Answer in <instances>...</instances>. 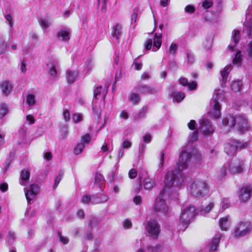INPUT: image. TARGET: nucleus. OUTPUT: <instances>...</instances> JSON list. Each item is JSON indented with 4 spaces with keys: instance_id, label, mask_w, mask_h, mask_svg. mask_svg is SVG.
Here are the masks:
<instances>
[{
    "instance_id": "obj_1",
    "label": "nucleus",
    "mask_w": 252,
    "mask_h": 252,
    "mask_svg": "<svg viewBox=\"0 0 252 252\" xmlns=\"http://www.w3.org/2000/svg\"><path fill=\"white\" fill-rule=\"evenodd\" d=\"M198 156L196 150L193 148L187 146L182 150L177 163L176 168L178 172L169 171L165 176L164 187L160 191L154 206V211L156 213L165 215L168 212V207L166 200L170 196V188L173 186L180 187L182 185L184 178L180 171L186 169L188 167L190 160Z\"/></svg>"
},
{
    "instance_id": "obj_2",
    "label": "nucleus",
    "mask_w": 252,
    "mask_h": 252,
    "mask_svg": "<svg viewBox=\"0 0 252 252\" xmlns=\"http://www.w3.org/2000/svg\"><path fill=\"white\" fill-rule=\"evenodd\" d=\"M222 125L225 131L233 129L240 133H244L250 129L247 117L240 114L226 115L222 120Z\"/></svg>"
},
{
    "instance_id": "obj_3",
    "label": "nucleus",
    "mask_w": 252,
    "mask_h": 252,
    "mask_svg": "<svg viewBox=\"0 0 252 252\" xmlns=\"http://www.w3.org/2000/svg\"><path fill=\"white\" fill-rule=\"evenodd\" d=\"M222 125L225 131L233 129L240 133H244L250 129L247 117L240 114L226 115L222 120Z\"/></svg>"
},
{
    "instance_id": "obj_4",
    "label": "nucleus",
    "mask_w": 252,
    "mask_h": 252,
    "mask_svg": "<svg viewBox=\"0 0 252 252\" xmlns=\"http://www.w3.org/2000/svg\"><path fill=\"white\" fill-rule=\"evenodd\" d=\"M225 98L224 93L223 90L218 89L215 91L213 97L210 102L209 113L215 118L220 117L221 114V105L220 102Z\"/></svg>"
},
{
    "instance_id": "obj_5",
    "label": "nucleus",
    "mask_w": 252,
    "mask_h": 252,
    "mask_svg": "<svg viewBox=\"0 0 252 252\" xmlns=\"http://www.w3.org/2000/svg\"><path fill=\"white\" fill-rule=\"evenodd\" d=\"M209 189L208 185L206 182L197 180L191 185L190 193L194 196L202 197L208 194Z\"/></svg>"
},
{
    "instance_id": "obj_6",
    "label": "nucleus",
    "mask_w": 252,
    "mask_h": 252,
    "mask_svg": "<svg viewBox=\"0 0 252 252\" xmlns=\"http://www.w3.org/2000/svg\"><path fill=\"white\" fill-rule=\"evenodd\" d=\"M196 215V210L193 206L186 207L182 210L180 216V222L186 228Z\"/></svg>"
},
{
    "instance_id": "obj_7",
    "label": "nucleus",
    "mask_w": 252,
    "mask_h": 252,
    "mask_svg": "<svg viewBox=\"0 0 252 252\" xmlns=\"http://www.w3.org/2000/svg\"><path fill=\"white\" fill-rule=\"evenodd\" d=\"M162 42V34L161 33H155L153 41L152 39L147 40L144 46L146 50H149L152 49V51L156 52L158 51L160 47Z\"/></svg>"
},
{
    "instance_id": "obj_8",
    "label": "nucleus",
    "mask_w": 252,
    "mask_h": 252,
    "mask_svg": "<svg viewBox=\"0 0 252 252\" xmlns=\"http://www.w3.org/2000/svg\"><path fill=\"white\" fill-rule=\"evenodd\" d=\"M252 230L251 223L249 221H241L234 229V235L235 237H240L249 234Z\"/></svg>"
},
{
    "instance_id": "obj_9",
    "label": "nucleus",
    "mask_w": 252,
    "mask_h": 252,
    "mask_svg": "<svg viewBox=\"0 0 252 252\" xmlns=\"http://www.w3.org/2000/svg\"><path fill=\"white\" fill-rule=\"evenodd\" d=\"M146 231L150 237L153 239H156L160 231V226L156 220H150L147 222Z\"/></svg>"
},
{
    "instance_id": "obj_10",
    "label": "nucleus",
    "mask_w": 252,
    "mask_h": 252,
    "mask_svg": "<svg viewBox=\"0 0 252 252\" xmlns=\"http://www.w3.org/2000/svg\"><path fill=\"white\" fill-rule=\"evenodd\" d=\"M245 165V160L243 159H235L231 162L228 165L229 172L231 174L242 173Z\"/></svg>"
},
{
    "instance_id": "obj_11",
    "label": "nucleus",
    "mask_w": 252,
    "mask_h": 252,
    "mask_svg": "<svg viewBox=\"0 0 252 252\" xmlns=\"http://www.w3.org/2000/svg\"><path fill=\"white\" fill-rule=\"evenodd\" d=\"M199 129L205 136H209L214 132V129L209 120L206 118H203L200 121Z\"/></svg>"
},
{
    "instance_id": "obj_12",
    "label": "nucleus",
    "mask_w": 252,
    "mask_h": 252,
    "mask_svg": "<svg viewBox=\"0 0 252 252\" xmlns=\"http://www.w3.org/2000/svg\"><path fill=\"white\" fill-rule=\"evenodd\" d=\"M252 192V188L250 186L243 187L238 195L239 199L241 202L245 203L251 197Z\"/></svg>"
},
{
    "instance_id": "obj_13",
    "label": "nucleus",
    "mask_w": 252,
    "mask_h": 252,
    "mask_svg": "<svg viewBox=\"0 0 252 252\" xmlns=\"http://www.w3.org/2000/svg\"><path fill=\"white\" fill-rule=\"evenodd\" d=\"M240 39V32L239 30H234L233 31L231 36V40L228 46L229 50L233 51L238 44Z\"/></svg>"
},
{
    "instance_id": "obj_14",
    "label": "nucleus",
    "mask_w": 252,
    "mask_h": 252,
    "mask_svg": "<svg viewBox=\"0 0 252 252\" xmlns=\"http://www.w3.org/2000/svg\"><path fill=\"white\" fill-rule=\"evenodd\" d=\"M39 192V188L37 185L35 184L31 185L30 189L25 191V196L28 203H31L30 201L33 197Z\"/></svg>"
},
{
    "instance_id": "obj_15",
    "label": "nucleus",
    "mask_w": 252,
    "mask_h": 252,
    "mask_svg": "<svg viewBox=\"0 0 252 252\" xmlns=\"http://www.w3.org/2000/svg\"><path fill=\"white\" fill-rule=\"evenodd\" d=\"M221 237V235L220 234L218 233L214 235L208 245V249L210 252H214L217 250Z\"/></svg>"
},
{
    "instance_id": "obj_16",
    "label": "nucleus",
    "mask_w": 252,
    "mask_h": 252,
    "mask_svg": "<svg viewBox=\"0 0 252 252\" xmlns=\"http://www.w3.org/2000/svg\"><path fill=\"white\" fill-rule=\"evenodd\" d=\"M58 39L62 41H67L70 39V32L68 30L63 28L59 30L57 33Z\"/></svg>"
},
{
    "instance_id": "obj_17",
    "label": "nucleus",
    "mask_w": 252,
    "mask_h": 252,
    "mask_svg": "<svg viewBox=\"0 0 252 252\" xmlns=\"http://www.w3.org/2000/svg\"><path fill=\"white\" fill-rule=\"evenodd\" d=\"M79 78L77 70L68 69L66 73V79L68 83H72Z\"/></svg>"
},
{
    "instance_id": "obj_18",
    "label": "nucleus",
    "mask_w": 252,
    "mask_h": 252,
    "mask_svg": "<svg viewBox=\"0 0 252 252\" xmlns=\"http://www.w3.org/2000/svg\"><path fill=\"white\" fill-rule=\"evenodd\" d=\"M98 198L95 195L90 196L89 195H85L83 196L81 202L85 204H98Z\"/></svg>"
},
{
    "instance_id": "obj_19",
    "label": "nucleus",
    "mask_w": 252,
    "mask_h": 252,
    "mask_svg": "<svg viewBox=\"0 0 252 252\" xmlns=\"http://www.w3.org/2000/svg\"><path fill=\"white\" fill-rule=\"evenodd\" d=\"M0 87L2 94L5 95H7L10 93L13 88L10 82L7 80L2 81L0 84Z\"/></svg>"
},
{
    "instance_id": "obj_20",
    "label": "nucleus",
    "mask_w": 252,
    "mask_h": 252,
    "mask_svg": "<svg viewBox=\"0 0 252 252\" xmlns=\"http://www.w3.org/2000/svg\"><path fill=\"white\" fill-rule=\"evenodd\" d=\"M180 84L184 86H187L189 90H193L196 89L197 84L196 82L192 81L189 83L188 80L186 78H180L179 80Z\"/></svg>"
},
{
    "instance_id": "obj_21",
    "label": "nucleus",
    "mask_w": 252,
    "mask_h": 252,
    "mask_svg": "<svg viewBox=\"0 0 252 252\" xmlns=\"http://www.w3.org/2000/svg\"><path fill=\"white\" fill-rule=\"evenodd\" d=\"M137 89L140 93L144 94H152L156 93V90L153 88L146 85L139 86Z\"/></svg>"
},
{
    "instance_id": "obj_22",
    "label": "nucleus",
    "mask_w": 252,
    "mask_h": 252,
    "mask_svg": "<svg viewBox=\"0 0 252 252\" xmlns=\"http://www.w3.org/2000/svg\"><path fill=\"white\" fill-rule=\"evenodd\" d=\"M227 175V167L223 165L216 172V178L218 181L224 179Z\"/></svg>"
},
{
    "instance_id": "obj_23",
    "label": "nucleus",
    "mask_w": 252,
    "mask_h": 252,
    "mask_svg": "<svg viewBox=\"0 0 252 252\" xmlns=\"http://www.w3.org/2000/svg\"><path fill=\"white\" fill-rule=\"evenodd\" d=\"M236 148L233 141L225 145V151L228 155L232 156L234 155L236 153Z\"/></svg>"
},
{
    "instance_id": "obj_24",
    "label": "nucleus",
    "mask_w": 252,
    "mask_h": 252,
    "mask_svg": "<svg viewBox=\"0 0 252 252\" xmlns=\"http://www.w3.org/2000/svg\"><path fill=\"white\" fill-rule=\"evenodd\" d=\"M156 185V183L154 179L146 178L143 181V186L145 189H152Z\"/></svg>"
},
{
    "instance_id": "obj_25",
    "label": "nucleus",
    "mask_w": 252,
    "mask_h": 252,
    "mask_svg": "<svg viewBox=\"0 0 252 252\" xmlns=\"http://www.w3.org/2000/svg\"><path fill=\"white\" fill-rule=\"evenodd\" d=\"M122 27L119 24H116L112 28V35L118 39L121 35Z\"/></svg>"
},
{
    "instance_id": "obj_26",
    "label": "nucleus",
    "mask_w": 252,
    "mask_h": 252,
    "mask_svg": "<svg viewBox=\"0 0 252 252\" xmlns=\"http://www.w3.org/2000/svg\"><path fill=\"white\" fill-rule=\"evenodd\" d=\"M57 63L55 62H51L47 64L49 73L50 75V76L53 78H55L57 75Z\"/></svg>"
},
{
    "instance_id": "obj_27",
    "label": "nucleus",
    "mask_w": 252,
    "mask_h": 252,
    "mask_svg": "<svg viewBox=\"0 0 252 252\" xmlns=\"http://www.w3.org/2000/svg\"><path fill=\"white\" fill-rule=\"evenodd\" d=\"M229 224V221L226 217L220 219L219 220V226L222 230H227Z\"/></svg>"
},
{
    "instance_id": "obj_28",
    "label": "nucleus",
    "mask_w": 252,
    "mask_h": 252,
    "mask_svg": "<svg viewBox=\"0 0 252 252\" xmlns=\"http://www.w3.org/2000/svg\"><path fill=\"white\" fill-rule=\"evenodd\" d=\"M30 176V173L28 170H23L21 172V185H24L29 180Z\"/></svg>"
},
{
    "instance_id": "obj_29",
    "label": "nucleus",
    "mask_w": 252,
    "mask_h": 252,
    "mask_svg": "<svg viewBox=\"0 0 252 252\" xmlns=\"http://www.w3.org/2000/svg\"><path fill=\"white\" fill-rule=\"evenodd\" d=\"M232 69V66L231 65L226 66L223 70L221 72V76L222 78V82L225 84L226 79L230 71Z\"/></svg>"
},
{
    "instance_id": "obj_30",
    "label": "nucleus",
    "mask_w": 252,
    "mask_h": 252,
    "mask_svg": "<svg viewBox=\"0 0 252 252\" xmlns=\"http://www.w3.org/2000/svg\"><path fill=\"white\" fill-rule=\"evenodd\" d=\"M128 100L132 104L136 105L139 103L140 98L139 95L138 94L131 93L128 96Z\"/></svg>"
},
{
    "instance_id": "obj_31",
    "label": "nucleus",
    "mask_w": 252,
    "mask_h": 252,
    "mask_svg": "<svg viewBox=\"0 0 252 252\" xmlns=\"http://www.w3.org/2000/svg\"><path fill=\"white\" fill-rule=\"evenodd\" d=\"M242 87V84L241 81H234L231 84V90L234 92L240 91Z\"/></svg>"
},
{
    "instance_id": "obj_32",
    "label": "nucleus",
    "mask_w": 252,
    "mask_h": 252,
    "mask_svg": "<svg viewBox=\"0 0 252 252\" xmlns=\"http://www.w3.org/2000/svg\"><path fill=\"white\" fill-rule=\"evenodd\" d=\"M245 26L247 29L248 34L252 36V18L247 17Z\"/></svg>"
},
{
    "instance_id": "obj_33",
    "label": "nucleus",
    "mask_w": 252,
    "mask_h": 252,
    "mask_svg": "<svg viewBox=\"0 0 252 252\" xmlns=\"http://www.w3.org/2000/svg\"><path fill=\"white\" fill-rule=\"evenodd\" d=\"M172 97L174 101L179 103L184 99L185 97V94L183 93L176 92L172 94Z\"/></svg>"
},
{
    "instance_id": "obj_34",
    "label": "nucleus",
    "mask_w": 252,
    "mask_h": 252,
    "mask_svg": "<svg viewBox=\"0 0 252 252\" xmlns=\"http://www.w3.org/2000/svg\"><path fill=\"white\" fill-rule=\"evenodd\" d=\"M40 26L43 30L48 28L50 26V21L49 18H43L39 20Z\"/></svg>"
},
{
    "instance_id": "obj_35",
    "label": "nucleus",
    "mask_w": 252,
    "mask_h": 252,
    "mask_svg": "<svg viewBox=\"0 0 252 252\" xmlns=\"http://www.w3.org/2000/svg\"><path fill=\"white\" fill-rule=\"evenodd\" d=\"M242 61V55L240 51H238L233 59V64L236 65H239Z\"/></svg>"
},
{
    "instance_id": "obj_36",
    "label": "nucleus",
    "mask_w": 252,
    "mask_h": 252,
    "mask_svg": "<svg viewBox=\"0 0 252 252\" xmlns=\"http://www.w3.org/2000/svg\"><path fill=\"white\" fill-rule=\"evenodd\" d=\"M95 183L98 185L100 188L105 183V180L103 176L98 173H96L94 177Z\"/></svg>"
},
{
    "instance_id": "obj_37",
    "label": "nucleus",
    "mask_w": 252,
    "mask_h": 252,
    "mask_svg": "<svg viewBox=\"0 0 252 252\" xmlns=\"http://www.w3.org/2000/svg\"><path fill=\"white\" fill-rule=\"evenodd\" d=\"M214 204L213 202H210L206 206H203L201 209V213L203 214H207L214 207Z\"/></svg>"
},
{
    "instance_id": "obj_38",
    "label": "nucleus",
    "mask_w": 252,
    "mask_h": 252,
    "mask_svg": "<svg viewBox=\"0 0 252 252\" xmlns=\"http://www.w3.org/2000/svg\"><path fill=\"white\" fill-rule=\"evenodd\" d=\"M7 47L6 41L3 37H0V55L4 54Z\"/></svg>"
},
{
    "instance_id": "obj_39",
    "label": "nucleus",
    "mask_w": 252,
    "mask_h": 252,
    "mask_svg": "<svg viewBox=\"0 0 252 252\" xmlns=\"http://www.w3.org/2000/svg\"><path fill=\"white\" fill-rule=\"evenodd\" d=\"M35 96L33 94H29L27 96V102L29 106H33L35 104Z\"/></svg>"
},
{
    "instance_id": "obj_40",
    "label": "nucleus",
    "mask_w": 252,
    "mask_h": 252,
    "mask_svg": "<svg viewBox=\"0 0 252 252\" xmlns=\"http://www.w3.org/2000/svg\"><path fill=\"white\" fill-rule=\"evenodd\" d=\"M85 148V144L82 143L78 144L74 148V152L76 155L81 154Z\"/></svg>"
},
{
    "instance_id": "obj_41",
    "label": "nucleus",
    "mask_w": 252,
    "mask_h": 252,
    "mask_svg": "<svg viewBox=\"0 0 252 252\" xmlns=\"http://www.w3.org/2000/svg\"><path fill=\"white\" fill-rule=\"evenodd\" d=\"M213 4V0H204L202 2V7L205 9H207L211 7Z\"/></svg>"
},
{
    "instance_id": "obj_42",
    "label": "nucleus",
    "mask_w": 252,
    "mask_h": 252,
    "mask_svg": "<svg viewBox=\"0 0 252 252\" xmlns=\"http://www.w3.org/2000/svg\"><path fill=\"white\" fill-rule=\"evenodd\" d=\"M233 143L236 148V149H243L246 147L248 145L246 142H242L238 141L233 140Z\"/></svg>"
},
{
    "instance_id": "obj_43",
    "label": "nucleus",
    "mask_w": 252,
    "mask_h": 252,
    "mask_svg": "<svg viewBox=\"0 0 252 252\" xmlns=\"http://www.w3.org/2000/svg\"><path fill=\"white\" fill-rule=\"evenodd\" d=\"M83 117L81 114L75 113L72 115V120L75 123L82 121Z\"/></svg>"
},
{
    "instance_id": "obj_44",
    "label": "nucleus",
    "mask_w": 252,
    "mask_h": 252,
    "mask_svg": "<svg viewBox=\"0 0 252 252\" xmlns=\"http://www.w3.org/2000/svg\"><path fill=\"white\" fill-rule=\"evenodd\" d=\"M8 112V108L5 105H1L0 107V119L4 117Z\"/></svg>"
},
{
    "instance_id": "obj_45",
    "label": "nucleus",
    "mask_w": 252,
    "mask_h": 252,
    "mask_svg": "<svg viewBox=\"0 0 252 252\" xmlns=\"http://www.w3.org/2000/svg\"><path fill=\"white\" fill-rule=\"evenodd\" d=\"M246 51L248 56L252 60V40L248 44Z\"/></svg>"
},
{
    "instance_id": "obj_46",
    "label": "nucleus",
    "mask_w": 252,
    "mask_h": 252,
    "mask_svg": "<svg viewBox=\"0 0 252 252\" xmlns=\"http://www.w3.org/2000/svg\"><path fill=\"white\" fill-rule=\"evenodd\" d=\"M178 49V44L175 43H172L169 47V52L171 55H174Z\"/></svg>"
},
{
    "instance_id": "obj_47",
    "label": "nucleus",
    "mask_w": 252,
    "mask_h": 252,
    "mask_svg": "<svg viewBox=\"0 0 252 252\" xmlns=\"http://www.w3.org/2000/svg\"><path fill=\"white\" fill-rule=\"evenodd\" d=\"M187 63L189 64H192L194 62V57L192 53L188 52L187 54Z\"/></svg>"
},
{
    "instance_id": "obj_48",
    "label": "nucleus",
    "mask_w": 252,
    "mask_h": 252,
    "mask_svg": "<svg viewBox=\"0 0 252 252\" xmlns=\"http://www.w3.org/2000/svg\"><path fill=\"white\" fill-rule=\"evenodd\" d=\"M35 122L34 117L31 114L27 115L26 116V122L28 123L29 125L33 124Z\"/></svg>"
},
{
    "instance_id": "obj_49",
    "label": "nucleus",
    "mask_w": 252,
    "mask_h": 252,
    "mask_svg": "<svg viewBox=\"0 0 252 252\" xmlns=\"http://www.w3.org/2000/svg\"><path fill=\"white\" fill-rule=\"evenodd\" d=\"M58 236L60 239V241L63 244H67L69 242V239L65 236H63L60 233H58Z\"/></svg>"
},
{
    "instance_id": "obj_50",
    "label": "nucleus",
    "mask_w": 252,
    "mask_h": 252,
    "mask_svg": "<svg viewBox=\"0 0 252 252\" xmlns=\"http://www.w3.org/2000/svg\"><path fill=\"white\" fill-rule=\"evenodd\" d=\"M91 136L89 134H86L84 136H83L81 138V143L84 144L88 143L91 140Z\"/></svg>"
},
{
    "instance_id": "obj_51",
    "label": "nucleus",
    "mask_w": 252,
    "mask_h": 252,
    "mask_svg": "<svg viewBox=\"0 0 252 252\" xmlns=\"http://www.w3.org/2000/svg\"><path fill=\"white\" fill-rule=\"evenodd\" d=\"M185 12L189 13H193L195 11V8L193 6L191 5H188L185 8Z\"/></svg>"
},
{
    "instance_id": "obj_52",
    "label": "nucleus",
    "mask_w": 252,
    "mask_h": 252,
    "mask_svg": "<svg viewBox=\"0 0 252 252\" xmlns=\"http://www.w3.org/2000/svg\"><path fill=\"white\" fill-rule=\"evenodd\" d=\"M229 201L226 198H223L221 202V207L223 210L226 209L229 207Z\"/></svg>"
},
{
    "instance_id": "obj_53",
    "label": "nucleus",
    "mask_w": 252,
    "mask_h": 252,
    "mask_svg": "<svg viewBox=\"0 0 252 252\" xmlns=\"http://www.w3.org/2000/svg\"><path fill=\"white\" fill-rule=\"evenodd\" d=\"M133 202L135 205H139L142 202V198L140 195H136L133 198Z\"/></svg>"
},
{
    "instance_id": "obj_54",
    "label": "nucleus",
    "mask_w": 252,
    "mask_h": 252,
    "mask_svg": "<svg viewBox=\"0 0 252 252\" xmlns=\"http://www.w3.org/2000/svg\"><path fill=\"white\" fill-rule=\"evenodd\" d=\"M189 141H194L197 139L198 138V132L197 131H195L192 132V134L189 136Z\"/></svg>"
},
{
    "instance_id": "obj_55",
    "label": "nucleus",
    "mask_w": 252,
    "mask_h": 252,
    "mask_svg": "<svg viewBox=\"0 0 252 252\" xmlns=\"http://www.w3.org/2000/svg\"><path fill=\"white\" fill-rule=\"evenodd\" d=\"M152 140V136L149 133H146L143 136V141L146 143H149Z\"/></svg>"
},
{
    "instance_id": "obj_56",
    "label": "nucleus",
    "mask_w": 252,
    "mask_h": 252,
    "mask_svg": "<svg viewBox=\"0 0 252 252\" xmlns=\"http://www.w3.org/2000/svg\"><path fill=\"white\" fill-rule=\"evenodd\" d=\"M137 176V172L135 169H131L128 172V176L130 179H134Z\"/></svg>"
},
{
    "instance_id": "obj_57",
    "label": "nucleus",
    "mask_w": 252,
    "mask_h": 252,
    "mask_svg": "<svg viewBox=\"0 0 252 252\" xmlns=\"http://www.w3.org/2000/svg\"><path fill=\"white\" fill-rule=\"evenodd\" d=\"M102 88L101 87H97L94 91V97L97 98V96L101 93Z\"/></svg>"
},
{
    "instance_id": "obj_58",
    "label": "nucleus",
    "mask_w": 252,
    "mask_h": 252,
    "mask_svg": "<svg viewBox=\"0 0 252 252\" xmlns=\"http://www.w3.org/2000/svg\"><path fill=\"white\" fill-rule=\"evenodd\" d=\"M62 176L61 174H60V175H59L58 176H57L56 177V178L55 179L54 185L53 186L54 189H55L57 187V186H58L59 183L60 182V181L62 179Z\"/></svg>"
},
{
    "instance_id": "obj_59",
    "label": "nucleus",
    "mask_w": 252,
    "mask_h": 252,
    "mask_svg": "<svg viewBox=\"0 0 252 252\" xmlns=\"http://www.w3.org/2000/svg\"><path fill=\"white\" fill-rule=\"evenodd\" d=\"M137 59H135V60L133 62V65H134L135 68L136 70H140L142 68V63H138L137 62Z\"/></svg>"
},
{
    "instance_id": "obj_60",
    "label": "nucleus",
    "mask_w": 252,
    "mask_h": 252,
    "mask_svg": "<svg viewBox=\"0 0 252 252\" xmlns=\"http://www.w3.org/2000/svg\"><path fill=\"white\" fill-rule=\"evenodd\" d=\"M63 116L64 117V119L65 122H68L70 120V114L69 111L68 110H64L63 112Z\"/></svg>"
},
{
    "instance_id": "obj_61",
    "label": "nucleus",
    "mask_w": 252,
    "mask_h": 252,
    "mask_svg": "<svg viewBox=\"0 0 252 252\" xmlns=\"http://www.w3.org/2000/svg\"><path fill=\"white\" fill-rule=\"evenodd\" d=\"M159 248V247L158 245H156L155 247L149 246L148 247V250L150 252H158Z\"/></svg>"
},
{
    "instance_id": "obj_62",
    "label": "nucleus",
    "mask_w": 252,
    "mask_h": 252,
    "mask_svg": "<svg viewBox=\"0 0 252 252\" xmlns=\"http://www.w3.org/2000/svg\"><path fill=\"white\" fill-rule=\"evenodd\" d=\"M120 118L124 120H127L128 118V114L125 110L121 111L120 114Z\"/></svg>"
},
{
    "instance_id": "obj_63",
    "label": "nucleus",
    "mask_w": 252,
    "mask_h": 252,
    "mask_svg": "<svg viewBox=\"0 0 252 252\" xmlns=\"http://www.w3.org/2000/svg\"><path fill=\"white\" fill-rule=\"evenodd\" d=\"M131 225V222L128 220H126L123 222V226L126 229L130 228Z\"/></svg>"
},
{
    "instance_id": "obj_64",
    "label": "nucleus",
    "mask_w": 252,
    "mask_h": 252,
    "mask_svg": "<svg viewBox=\"0 0 252 252\" xmlns=\"http://www.w3.org/2000/svg\"><path fill=\"white\" fill-rule=\"evenodd\" d=\"M131 146V143L127 140H125L124 141V142L123 143V145H122L123 148H124V149L129 148Z\"/></svg>"
}]
</instances>
